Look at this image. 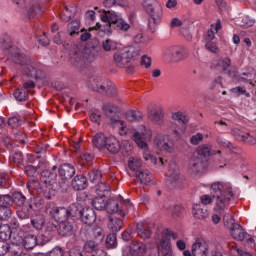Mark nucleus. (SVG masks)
I'll list each match as a JSON object with an SVG mask.
<instances>
[{
  "label": "nucleus",
  "instance_id": "obj_42",
  "mask_svg": "<svg viewBox=\"0 0 256 256\" xmlns=\"http://www.w3.org/2000/svg\"><path fill=\"white\" fill-rule=\"evenodd\" d=\"M10 161L17 165V167H24L25 158L23 157V153L21 152H12L10 155Z\"/></svg>",
  "mask_w": 256,
  "mask_h": 256
},
{
  "label": "nucleus",
  "instance_id": "obj_19",
  "mask_svg": "<svg viewBox=\"0 0 256 256\" xmlns=\"http://www.w3.org/2000/svg\"><path fill=\"white\" fill-rule=\"evenodd\" d=\"M129 253L132 256H143L147 253V245L141 241H132L129 245Z\"/></svg>",
  "mask_w": 256,
  "mask_h": 256
},
{
  "label": "nucleus",
  "instance_id": "obj_9",
  "mask_svg": "<svg viewBox=\"0 0 256 256\" xmlns=\"http://www.w3.org/2000/svg\"><path fill=\"white\" fill-rule=\"evenodd\" d=\"M158 256H173L171 251V241L169 240V230L166 229L161 232V239L157 246Z\"/></svg>",
  "mask_w": 256,
  "mask_h": 256
},
{
  "label": "nucleus",
  "instance_id": "obj_7",
  "mask_svg": "<svg viewBox=\"0 0 256 256\" xmlns=\"http://www.w3.org/2000/svg\"><path fill=\"white\" fill-rule=\"evenodd\" d=\"M103 111L105 115L108 116V118L110 119L111 125H120V131H123L125 129V122L119 119V107L111 103H106L103 105Z\"/></svg>",
  "mask_w": 256,
  "mask_h": 256
},
{
  "label": "nucleus",
  "instance_id": "obj_55",
  "mask_svg": "<svg viewBox=\"0 0 256 256\" xmlns=\"http://www.w3.org/2000/svg\"><path fill=\"white\" fill-rule=\"evenodd\" d=\"M223 221L225 227H228V229H231L234 227V225H237V223H235V219H233V216L229 213L224 215Z\"/></svg>",
  "mask_w": 256,
  "mask_h": 256
},
{
  "label": "nucleus",
  "instance_id": "obj_27",
  "mask_svg": "<svg viewBox=\"0 0 256 256\" xmlns=\"http://www.w3.org/2000/svg\"><path fill=\"white\" fill-rule=\"evenodd\" d=\"M198 155L200 157H211V155H221V150H218L217 152L212 151V147L209 144H202L197 149Z\"/></svg>",
  "mask_w": 256,
  "mask_h": 256
},
{
  "label": "nucleus",
  "instance_id": "obj_53",
  "mask_svg": "<svg viewBox=\"0 0 256 256\" xmlns=\"http://www.w3.org/2000/svg\"><path fill=\"white\" fill-rule=\"evenodd\" d=\"M102 47L104 51H115V49H117V42L107 39L102 42Z\"/></svg>",
  "mask_w": 256,
  "mask_h": 256
},
{
  "label": "nucleus",
  "instance_id": "obj_11",
  "mask_svg": "<svg viewBox=\"0 0 256 256\" xmlns=\"http://www.w3.org/2000/svg\"><path fill=\"white\" fill-rule=\"evenodd\" d=\"M230 233L233 239H235L236 241H246L248 245H253L254 243L251 235L245 232L240 224H235L234 226H232V228H230Z\"/></svg>",
  "mask_w": 256,
  "mask_h": 256
},
{
  "label": "nucleus",
  "instance_id": "obj_57",
  "mask_svg": "<svg viewBox=\"0 0 256 256\" xmlns=\"http://www.w3.org/2000/svg\"><path fill=\"white\" fill-rule=\"evenodd\" d=\"M172 119H173V121H181V123H183V125L189 123V119L187 118V116H185V114H183V112L173 113Z\"/></svg>",
  "mask_w": 256,
  "mask_h": 256
},
{
  "label": "nucleus",
  "instance_id": "obj_52",
  "mask_svg": "<svg viewBox=\"0 0 256 256\" xmlns=\"http://www.w3.org/2000/svg\"><path fill=\"white\" fill-rule=\"evenodd\" d=\"M29 209H32V211H40V209H43V200L33 198L29 203Z\"/></svg>",
  "mask_w": 256,
  "mask_h": 256
},
{
  "label": "nucleus",
  "instance_id": "obj_43",
  "mask_svg": "<svg viewBox=\"0 0 256 256\" xmlns=\"http://www.w3.org/2000/svg\"><path fill=\"white\" fill-rule=\"evenodd\" d=\"M99 243L100 242L93 240L87 241L84 245L86 253H88V255H93L94 251L100 250L101 248H99Z\"/></svg>",
  "mask_w": 256,
  "mask_h": 256
},
{
  "label": "nucleus",
  "instance_id": "obj_33",
  "mask_svg": "<svg viewBox=\"0 0 256 256\" xmlns=\"http://www.w3.org/2000/svg\"><path fill=\"white\" fill-rule=\"evenodd\" d=\"M126 119L130 123L142 121L143 120V112H141L139 110H129L128 112H126Z\"/></svg>",
  "mask_w": 256,
  "mask_h": 256
},
{
  "label": "nucleus",
  "instance_id": "obj_47",
  "mask_svg": "<svg viewBox=\"0 0 256 256\" xmlns=\"http://www.w3.org/2000/svg\"><path fill=\"white\" fill-rule=\"evenodd\" d=\"M13 215V210L9 207L0 206V221H9Z\"/></svg>",
  "mask_w": 256,
  "mask_h": 256
},
{
  "label": "nucleus",
  "instance_id": "obj_38",
  "mask_svg": "<svg viewBox=\"0 0 256 256\" xmlns=\"http://www.w3.org/2000/svg\"><path fill=\"white\" fill-rule=\"evenodd\" d=\"M12 205H17L18 207H23L27 198L21 192H14L12 195Z\"/></svg>",
  "mask_w": 256,
  "mask_h": 256
},
{
  "label": "nucleus",
  "instance_id": "obj_26",
  "mask_svg": "<svg viewBox=\"0 0 256 256\" xmlns=\"http://www.w3.org/2000/svg\"><path fill=\"white\" fill-rule=\"evenodd\" d=\"M58 233L59 235H62V237H69V235H73V224L65 220L60 222L58 227Z\"/></svg>",
  "mask_w": 256,
  "mask_h": 256
},
{
  "label": "nucleus",
  "instance_id": "obj_18",
  "mask_svg": "<svg viewBox=\"0 0 256 256\" xmlns=\"http://www.w3.org/2000/svg\"><path fill=\"white\" fill-rule=\"evenodd\" d=\"M59 177L64 181H69L75 176V166L71 164H62L58 168Z\"/></svg>",
  "mask_w": 256,
  "mask_h": 256
},
{
  "label": "nucleus",
  "instance_id": "obj_49",
  "mask_svg": "<svg viewBox=\"0 0 256 256\" xmlns=\"http://www.w3.org/2000/svg\"><path fill=\"white\" fill-rule=\"evenodd\" d=\"M0 207H8L11 209L13 207V199L9 194L0 195Z\"/></svg>",
  "mask_w": 256,
  "mask_h": 256
},
{
  "label": "nucleus",
  "instance_id": "obj_35",
  "mask_svg": "<svg viewBox=\"0 0 256 256\" xmlns=\"http://www.w3.org/2000/svg\"><path fill=\"white\" fill-rule=\"evenodd\" d=\"M26 9H27L26 17H28V19H33L35 15H39V13H41V6H39V4L37 3L28 4Z\"/></svg>",
  "mask_w": 256,
  "mask_h": 256
},
{
  "label": "nucleus",
  "instance_id": "obj_8",
  "mask_svg": "<svg viewBox=\"0 0 256 256\" xmlns=\"http://www.w3.org/2000/svg\"><path fill=\"white\" fill-rule=\"evenodd\" d=\"M154 144L163 153H173L175 151V141L169 135H160L154 139Z\"/></svg>",
  "mask_w": 256,
  "mask_h": 256
},
{
  "label": "nucleus",
  "instance_id": "obj_64",
  "mask_svg": "<svg viewBox=\"0 0 256 256\" xmlns=\"http://www.w3.org/2000/svg\"><path fill=\"white\" fill-rule=\"evenodd\" d=\"M17 215L19 219H29L31 214L29 213V209L21 208L20 210L17 211Z\"/></svg>",
  "mask_w": 256,
  "mask_h": 256
},
{
  "label": "nucleus",
  "instance_id": "obj_24",
  "mask_svg": "<svg viewBox=\"0 0 256 256\" xmlns=\"http://www.w3.org/2000/svg\"><path fill=\"white\" fill-rule=\"evenodd\" d=\"M136 178L141 185H149L153 181V174H151V171L143 169L136 173Z\"/></svg>",
  "mask_w": 256,
  "mask_h": 256
},
{
  "label": "nucleus",
  "instance_id": "obj_25",
  "mask_svg": "<svg viewBox=\"0 0 256 256\" xmlns=\"http://www.w3.org/2000/svg\"><path fill=\"white\" fill-rule=\"evenodd\" d=\"M21 241L23 242L25 249H35V247H37V236L33 234H27L24 239L19 238L16 243H21Z\"/></svg>",
  "mask_w": 256,
  "mask_h": 256
},
{
  "label": "nucleus",
  "instance_id": "obj_54",
  "mask_svg": "<svg viewBox=\"0 0 256 256\" xmlns=\"http://www.w3.org/2000/svg\"><path fill=\"white\" fill-rule=\"evenodd\" d=\"M103 177V174L100 170H92L88 173V179L91 183H95V181H99Z\"/></svg>",
  "mask_w": 256,
  "mask_h": 256
},
{
  "label": "nucleus",
  "instance_id": "obj_50",
  "mask_svg": "<svg viewBox=\"0 0 256 256\" xmlns=\"http://www.w3.org/2000/svg\"><path fill=\"white\" fill-rule=\"evenodd\" d=\"M111 191V187L106 182H99L97 185L96 192L100 197H105V193H109Z\"/></svg>",
  "mask_w": 256,
  "mask_h": 256
},
{
  "label": "nucleus",
  "instance_id": "obj_1",
  "mask_svg": "<svg viewBox=\"0 0 256 256\" xmlns=\"http://www.w3.org/2000/svg\"><path fill=\"white\" fill-rule=\"evenodd\" d=\"M210 195L214 199V211L216 213H225L231 201L235 199V191H233V184L224 181H215L210 186Z\"/></svg>",
  "mask_w": 256,
  "mask_h": 256
},
{
  "label": "nucleus",
  "instance_id": "obj_41",
  "mask_svg": "<svg viewBox=\"0 0 256 256\" xmlns=\"http://www.w3.org/2000/svg\"><path fill=\"white\" fill-rule=\"evenodd\" d=\"M215 67H220L222 71L227 72L229 71V68L231 67V59L229 58H220L214 62Z\"/></svg>",
  "mask_w": 256,
  "mask_h": 256
},
{
  "label": "nucleus",
  "instance_id": "obj_15",
  "mask_svg": "<svg viewBox=\"0 0 256 256\" xmlns=\"http://www.w3.org/2000/svg\"><path fill=\"white\" fill-rule=\"evenodd\" d=\"M70 62L74 67L81 68L85 65V55L83 54V50L80 48H74L70 51Z\"/></svg>",
  "mask_w": 256,
  "mask_h": 256
},
{
  "label": "nucleus",
  "instance_id": "obj_30",
  "mask_svg": "<svg viewBox=\"0 0 256 256\" xmlns=\"http://www.w3.org/2000/svg\"><path fill=\"white\" fill-rule=\"evenodd\" d=\"M31 225L34 229L41 230L45 226V216L41 213H36L31 216Z\"/></svg>",
  "mask_w": 256,
  "mask_h": 256
},
{
  "label": "nucleus",
  "instance_id": "obj_31",
  "mask_svg": "<svg viewBox=\"0 0 256 256\" xmlns=\"http://www.w3.org/2000/svg\"><path fill=\"white\" fill-rule=\"evenodd\" d=\"M192 214L196 219H207L209 217V211L207 208L201 206V204H196L193 207Z\"/></svg>",
  "mask_w": 256,
  "mask_h": 256
},
{
  "label": "nucleus",
  "instance_id": "obj_36",
  "mask_svg": "<svg viewBox=\"0 0 256 256\" xmlns=\"http://www.w3.org/2000/svg\"><path fill=\"white\" fill-rule=\"evenodd\" d=\"M91 237L96 239L98 243H103V239H105V232L103 231V228L99 226H93L91 228Z\"/></svg>",
  "mask_w": 256,
  "mask_h": 256
},
{
  "label": "nucleus",
  "instance_id": "obj_34",
  "mask_svg": "<svg viewBox=\"0 0 256 256\" xmlns=\"http://www.w3.org/2000/svg\"><path fill=\"white\" fill-rule=\"evenodd\" d=\"M143 165V161L137 157H130L128 160V167L131 171H136V173H139V171H143L141 169Z\"/></svg>",
  "mask_w": 256,
  "mask_h": 256
},
{
  "label": "nucleus",
  "instance_id": "obj_56",
  "mask_svg": "<svg viewBox=\"0 0 256 256\" xmlns=\"http://www.w3.org/2000/svg\"><path fill=\"white\" fill-rule=\"evenodd\" d=\"M0 187H3V189H9V187H11V180H9V175L5 173L0 174Z\"/></svg>",
  "mask_w": 256,
  "mask_h": 256
},
{
  "label": "nucleus",
  "instance_id": "obj_22",
  "mask_svg": "<svg viewBox=\"0 0 256 256\" xmlns=\"http://www.w3.org/2000/svg\"><path fill=\"white\" fill-rule=\"evenodd\" d=\"M71 185L75 191H83L87 188V177L83 174L77 175L73 178Z\"/></svg>",
  "mask_w": 256,
  "mask_h": 256
},
{
  "label": "nucleus",
  "instance_id": "obj_17",
  "mask_svg": "<svg viewBox=\"0 0 256 256\" xmlns=\"http://www.w3.org/2000/svg\"><path fill=\"white\" fill-rule=\"evenodd\" d=\"M25 73L33 79H45V72L39 64H29L25 68Z\"/></svg>",
  "mask_w": 256,
  "mask_h": 256
},
{
  "label": "nucleus",
  "instance_id": "obj_14",
  "mask_svg": "<svg viewBox=\"0 0 256 256\" xmlns=\"http://www.w3.org/2000/svg\"><path fill=\"white\" fill-rule=\"evenodd\" d=\"M209 253V245L203 238H197L192 245L193 256H207Z\"/></svg>",
  "mask_w": 256,
  "mask_h": 256
},
{
  "label": "nucleus",
  "instance_id": "obj_45",
  "mask_svg": "<svg viewBox=\"0 0 256 256\" xmlns=\"http://www.w3.org/2000/svg\"><path fill=\"white\" fill-rule=\"evenodd\" d=\"M231 135L236 141H239V143H243V141H245L247 132L241 130L240 128H232Z\"/></svg>",
  "mask_w": 256,
  "mask_h": 256
},
{
  "label": "nucleus",
  "instance_id": "obj_40",
  "mask_svg": "<svg viewBox=\"0 0 256 256\" xmlns=\"http://www.w3.org/2000/svg\"><path fill=\"white\" fill-rule=\"evenodd\" d=\"M163 108L159 107L150 112L149 118L154 123H161L163 121Z\"/></svg>",
  "mask_w": 256,
  "mask_h": 256
},
{
  "label": "nucleus",
  "instance_id": "obj_16",
  "mask_svg": "<svg viewBox=\"0 0 256 256\" xmlns=\"http://www.w3.org/2000/svg\"><path fill=\"white\" fill-rule=\"evenodd\" d=\"M204 168L203 159L199 156H193L189 161L188 173H190V175H197V173H201Z\"/></svg>",
  "mask_w": 256,
  "mask_h": 256
},
{
  "label": "nucleus",
  "instance_id": "obj_2",
  "mask_svg": "<svg viewBox=\"0 0 256 256\" xmlns=\"http://www.w3.org/2000/svg\"><path fill=\"white\" fill-rule=\"evenodd\" d=\"M142 7L145 13L148 14V28L151 33L157 31V26L161 25L163 20V7L157 0H143Z\"/></svg>",
  "mask_w": 256,
  "mask_h": 256
},
{
  "label": "nucleus",
  "instance_id": "obj_13",
  "mask_svg": "<svg viewBox=\"0 0 256 256\" xmlns=\"http://www.w3.org/2000/svg\"><path fill=\"white\" fill-rule=\"evenodd\" d=\"M165 55L171 57L173 61H183V59H187L189 53L181 46H172L166 49Z\"/></svg>",
  "mask_w": 256,
  "mask_h": 256
},
{
  "label": "nucleus",
  "instance_id": "obj_28",
  "mask_svg": "<svg viewBox=\"0 0 256 256\" xmlns=\"http://www.w3.org/2000/svg\"><path fill=\"white\" fill-rule=\"evenodd\" d=\"M107 141L108 139L107 137H105V134H103V132L96 133L92 139V143L97 149H103L104 147H106Z\"/></svg>",
  "mask_w": 256,
  "mask_h": 256
},
{
  "label": "nucleus",
  "instance_id": "obj_59",
  "mask_svg": "<svg viewBox=\"0 0 256 256\" xmlns=\"http://www.w3.org/2000/svg\"><path fill=\"white\" fill-rule=\"evenodd\" d=\"M106 13L108 14L109 20H110V25H115L121 16H119L115 11L113 10H107Z\"/></svg>",
  "mask_w": 256,
  "mask_h": 256
},
{
  "label": "nucleus",
  "instance_id": "obj_63",
  "mask_svg": "<svg viewBox=\"0 0 256 256\" xmlns=\"http://www.w3.org/2000/svg\"><path fill=\"white\" fill-rule=\"evenodd\" d=\"M203 141V135L201 133H196L190 138L191 145H199Z\"/></svg>",
  "mask_w": 256,
  "mask_h": 256
},
{
  "label": "nucleus",
  "instance_id": "obj_62",
  "mask_svg": "<svg viewBox=\"0 0 256 256\" xmlns=\"http://www.w3.org/2000/svg\"><path fill=\"white\" fill-rule=\"evenodd\" d=\"M11 249V246L5 241H0V256L7 255Z\"/></svg>",
  "mask_w": 256,
  "mask_h": 256
},
{
  "label": "nucleus",
  "instance_id": "obj_39",
  "mask_svg": "<svg viewBox=\"0 0 256 256\" xmlns=\"http://www.w3.org/2000/svg\"><path fill=\"white\" fill-rule=\"evenodd\" d=\"M0 239L4 242L11 239V226L9 224L0 225Z\"/></svg>",
  "mask_w": 256,
  "mask_h": 256
},
{
  "label": "nucleus",
  "instance_id": "obj_20",
  "mask_svg": "<svg viewBox=\"0 0 256 256\" xmlns=\"http://www.w3.org/2000/svg\"><path fill=\"white\" fill-rule=\"evenodd\" d=\"M80 217L82 223L85 225H93L97 219L95 215V210L93 208H84L80 211Z\"/></svg>",
  "mask_w": 256,
  "mask_h": 256
},
{
  "label": "nucleus",
  "instance_id": "obj_23",
  "mask_svg": "<svg viewBox=\"0 0 256 256\" xmlns=\"http://www.w3.org/2000/svg\"><path fill=\"white\" fill-rule=\"evenodd\" d=\"M136 232L140 239H149L151 237V229L149 228V224L145 222H139L136 225Z\"/></svg>",
  "mask_w": 256,
  "mask_h": 256
},
{
  "label": "nucleus",
  "instance_id": "obj_51",
  "mask_svg": "<svg viewBox=\"0 0 256 256\" xmlns=\"http://www.w3.org/2000/svg\"><path fill=\"white\" fill-rule=\"evenodd\" d=\"M106 247L108 249H113L117 247V234L113 232L112 234H109L106 238Z\"/></svg>",
  "mask_w": 256,
  "mask_h": 256
},
{
  "label": "nucleus",
  "instance_id": "obj_46",
  "mask_svg": "<svg viewBox=\"0 0 256 256\" xmlns=\"http://www.w3.org/2000/svg\"><path fill=\"white\" fill-rule=\"evenodd\" d=\"M107 203H105V198L103 196L96 197L92 200V206L97 211H103L105 209Z\"/></svg>",
  "mask_w": 256,
  "mask_h": 256
},
{
  "label": "nucleus",
  "instance_id": "obj_48",
  "mask_svg": "<svg viewBox=\"0 0 256 256\" xmlns=\"http://www.w3.org/2000/svg\"><path fill=\"white\" fill-rule=\"evenodd\" d=\"M114 25L117 31H122V33H127V31L131 29V25H129L123 18H120Z\"/></svg>",
  "mask_w": 256,
  "mask_h": 256
},
{
  "label": "nucleus",
  "instance_id": "obj_6",
  "mask_svg": "<svg viewBox=\"0 0 256 256\" xmlns=\"http://www.w3.org/2000/svg\"><path fill=\"white\" fill-rule=\"evenodd\" d=\"M152 137L153 132L151 129L140 126L139 130L134 133L132 139L140 149H147V141H151Z\"/></svg>",
  "mask_w": 256,
  "mask_h": 256
},
{
  "label": "nucleus",
  "instance_id": "obj_29",
  "mask_svg": "<svg viewBox=\"0 0 256 256\" xmlns=\"http://www.w3.org/2000/svg\"><path fill=\"white\" fill-rule=\"evenodd\" d=\"M105 147L107 148L109 153H112L113 155H117V153L121 151V143L119 142V140H117V138L108 139Z\"/></svg>",
  "mask_w": 256,
  "mask_h": 256
},
{
  "label": "nucleus",
  "instance_id": "obj_10",
  "mask_svg": "<svg viewBox=\"0 0 256 256\" xmlns=\"http://www.w3.org/2000/svg\"><path fill=\"white\" fill-rule=\"evenodd\" d=\"M121 206H119V202L116 199H109L106 202V211L107 213H117L121 217H125V209H129L131 207V204L127 201H124L120 203Z\"/></svg>",
  "mask_w": 256,
  "mask_h": 256
},
{
  "label": "nucleus",
  "instance_id": "obj_44",
  "mask_svg": "<svg viewBox=\"0 0 256 256\" xmlns=\"http://www.w3.org/2000/svg\"><path fill=\"white\" fill-rule=\"evenodd\" d=\"M14 98L16 101H27L29 99V92L23 88H18L14 91Z\"/></svg>",
  "mask_w": 256,
  "mask_h": 256
},
{
  "label": "nucleus",
  "instance_id": "obj_60",
  "mask_svg": "<svg viewBox=\"0 0 256 256\" xmlns=\"http://www.w3.org/2000/svg\"><path fill=\"white\" fill-rule=\"evenodd\" d=\"M169 211L171 215H173L174 217H179V215L183 213V208L181 205L174 204L173 206L170 207Z\"/></svg>",
  "mask_w": 256,
  "mask_h": 256
},
{
  "label": "nucleus",
  "instance_id": "obj_37",
  "mask_svg": "<svg viewBox=\"0 0 256 256\" xmlns=\"http://www.w3.org/2000/svg\"><path fill=\"white\" fill-rule=\"evenodd\" d=\"M79 29H81V22H79V20H73L67 25V31L70 37H75V35H79Z\"/></svg>",
  "mask_w": 256,
  "mask_h": 256
},
{
  "label": "nucleus",
  "instance_id": "obj_3",
  "mask_svg": "<svg viewBox=\"0 0 256 256\" xmlns=\"http://www.w3.org/2000/svg\"><path fill=\"white\" fill-rule=\"evenodd\" d=\"M88 87L96 93L106 95V97H117L119 91L117 86L111 80H103L101 78H90L88 80Z\"/></svg>",
  "mask_w": 256,
  "mask_h": 256
},
{
  "label": "nucleus",
  "instance_id": "obj_32",
  "mask_svg": "<svg viewBox=\"0 0 256 256\" xmlns=\"http://www.w3.org/2000/svg\"><path fill=\"white\" fill-rule=\"evenodd\" d=\"M108 229L111 230L112 233H117V231H121V229H123V220L117 217H110Z\"/></svg>",
  "mask_w": 256,
  "mask_h": 256
},
{
  "label": "nucleus",
  "instance_id": "obj_12",
  "mask_svg": "<svg viewBox=\"0 0 256 256\" xmlns=\"http://www.w3.org/2000/svg\"><path fill=\"white\" fill-rule=\"evenodd\" d=\"M40 181L44 183V185L51 187V185H55L57 183V173L53 171H57V166H53L52 170L46 168L40 170Z\"/></svg>",
  "mask_w": 256,
  "mask_h": 256
},
{
  "label": "nucleus",
  "instance_id": "obj_5",
  "mask_svg": "<svg viewBox=\"0 0 256 256\" xmlns=\"http://www.w3.org/2000/svg\"><path fill=\"white\" fill-rule=\"evenodd\" d=\"M45 211L50 217L61 223L69 217V210L65 207H59L53 202H49L45 206Z\"/></svg>",
  "mask_w": 256,
  "mask_h": 256
},
{
  "label": "nucleus",
  "instance_id": "obj_61",
  "mask_svg": "<svg viewBox=\"0 0 256 256\" xmlns=\"http://www.w3.org/2000/svg\"><path fill=\"white\" fill-rule=\"evenodd\" d=\"M104 14L101 15V21H103V23H106V31L107 33H111V23L109 20V14L107 13L106 10L103 11Z\"/></svg>",
  "mask_w": 256,
  "mask_h": 256
},
{
  "label": "nucleus",
  "instance_id": "obj_21",
  "mask_svg": "<svg viewBox=\"0 0 256 256\" xmlns=\"http://www.w3.org/2000/svg\"><path fill=\"white\" fill-rule=\"evenodd\" d=\"M49 167V163L47 162H39L37 167L33 165H26L23 166L24 173L27 174L28 177H37L39 175V171L43 169H47Z\"/></svg>",
  "mask_w": 256,
  "mask_h": 256
},
{
  "label": "nucleus",
  "instance_id": "obj_4",
  "mask_svg": "<svg viewBox=\"0 0 256 256\" xmlns=\"http://www.w3.org/2000/svg\"><path fill=\"white\" fill-rule=\"evenodd\" d=\"M140 50L135 46H130L123 52H116L114 54V61L118 67H125L131 63L132 59L139 57Z\"/></svg>",
  "mask_w": 256,
  "mask_h": 256
},
{
  "label": "nucleus",
  "instance_id": "obj_58",
  "mask_svg": "<svg viewBox=\"0 0 256 256\" xmlns=\"http://www.w3.org/2000/svg\"><path fill=\"white\" fill-rule=\"evenodd\" d=\"M205 49L207 51H210V53H219V47L217 46V44L215 42H213L212 40H208L205 44Z\"/></svg>",
  "mask_w": 256,
  "mask_h": 256
}]
</instances>
